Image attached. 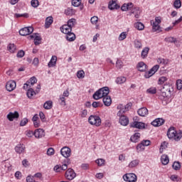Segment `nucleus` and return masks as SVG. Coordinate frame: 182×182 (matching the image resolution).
<instances>
[{
	"instance_id": "obj_1",
	"label": "nucleus",
	"mask_w": 182,
	"mask_h": 182,
	"mask_svg": "<svg viewBox=\"0 0 182 182\" xmlns=\"http://www.w3.org/2000/svg\"><path fill=\"white\" fill-rule=\"evenodd\" d=\"M109 92L110 90L107 87H104L95 92L92 97L95 100H99V99H102V101L105 106L109 107L110 106V105H112V97H110V96H108Z\"/></svg>"
},
{
	"instance_id": "obj_2",
	"label": "nucleus",
	"mask_w": 182,
	"mask_h": 182,
	"mask_svg": "<svg viewBox=\"0 0 182 182\" xmlns=\"http://www.w3.org/2000/svg\"><path fill=\"white\" fill-rule=\"evenodd\" d=\"M167 136L168 139H174L176 141H178L181 139L182 132L176 131L174 127H171L168 130Z\"/></svg>"
},
{
	"instance_id": "obj_3",
	"label": "nucleus",
	"mask_w": 182,
	"mask_h": 182,
	"mask_svg": "<svg viewBox=\"0 0 182 182\" xmlns=\"http://www.w3.org/2000/svg\"><path fill=\"white\" fill-rule=\"evenodd\" d=\"M88 122L92 126H96V127H99L102 124V119H100V117L97 115H91L88 118Z\"/></svg>"
},
{
	"instance_id": "obj_4",
	"label": "nucleus",
	"mask_w": 182,
	"mask_h": 182,
	"mask_svg": "<svg viewBox=\"0 0 182 182\" xmlns=\"http://www.w3.org/2000/svg\"><path fill=\"white\" fill-rule=\"evenodd\" d=\"M160 23H161V18L156 17L155 21H151V25L152 26L153 32H157V31H160Z\"/></svg>"
},
{
	"instance_id": "obj_5",
	"label": "nucleus",
	"mask_w": 182,
	"mask_h": 182,
	"mask_svg": "<svg viewBox=\"0 0 182 182\" xmlns=\"http://www.w3.org/2000/svg\"><path fill=\"white\" fill-rule=\"evenodd\" d=\"M123 179L124 181L128 182H136L137 181V176L133 173H125L123 176Z\"/></svg>"
},
{
	"instance_id": "obj_6",
	"label": "nucleus",
	"mask_w": 182,
	"mask_h": 182,
	"mask_svg": "<svg viewBox=\"0 0 182 182\" xmlns=\"http://www.w3.org/2000/svg\"><path fill=\"white\" fill-rule=\"evenodd\" d=\"M33 32V27L23 28L19 31V35L21 36H27Z\"/></svg>"
},
{
	"instance_id": "obj_7",
	"label": "nucleus",
	"mask_w": 182,
	"mask_h": 182,
	"mask_svg": "<svg viewBox=\"0 0 182 182\" xmlns=\"http://www.w3.org/2000/svg\"><path fill=\"white\" fill-rule=\"evenodd\" d=\"M6 89L8 92H14L16 89V82L14 80H9L6 84Z\"/></svg>"
},
{
	"instance_id": "obj_8",
	"label": "nucleus",
	"mask_w": 182,
	"mask_h": 182,
	"mask_svg": "<svg viewBox=\"0 0 182 182\" xmlns=\"http://www.w3.org/2000/svg\"><path fill=\"white\" fill-rule=\"evenodd\" d=\"M60 153L63 157L68 159V157H70V155L72 154V150L68 146H64L61 149Z\"/></svg>"
},
{
	"instance_id": "obj_9",
	"label": "nucleus",
	"mask_w": 182,
	"mask_h": 182,
	"mask_svg": "<svg viewBox=\"0 0 182 182\" xmlns=\"http://www.w3.org/2000/svg\"><path fill=\"white\" fill-rule=\"evenodd\" d=\"M15 151L18 154H23L26 151V147L23 144H18L15 147Z\"/></svg>"
},
{
	"instance_id": "obj_10",
	"label": "nucleus",
	"mask_w": 182,
	"mask_h": 182,
	"mask_svg": "<svg viewBox=\"0 0 182 182\" xmlns=\"http://www.w3.org/2000/svg\"><path fill=\"white\" fill-rule=\"evenodd\" d=\"M131 127H134L135 129H139L140 130H143V129L146 128V124H144V122L135 121L131 123Z\"/></svg>"
},
{
	"instance_id": "obj_11",
	"label": "nucleus",
	"mask_w": 182,
	"mask_h": 182,
	"mask_svg": "<svg viewBox=\"0 0 182 182\" xmlns=\"http://www.w3.org/2000/svg\"><path fill=\"white\" fill-rule=\"evenodd\" d=\"M75 177H76V173H75V171L72 168H68L65 172V178L68 180H73Z\"/></svg>"
},
{
	"instance_id": "obj_12",
	"label": "nucleus",
	"mask_w": 182,
	"mask_h": 182,
	"mask_svg": "<svg viewBox=\"0 0 182 182\" xmlns=\"http://www.w3.org/2000/svg\"><path fill=\"white\" fill-rule=\"evenodd\" d=\"M37 82L38 79H36V77H32L24 84L23 89H24V90H28V87L31 86V85H35V83H36Z\"/></svg>"
},
{
	"instance_id": "obj_13",
	"label": "nucleus",
	"mask_w": 182,
	"mask_h": 182,
	"mask_svg": "<svg viewBox=\"0 0 182 182\" xmlns=\"http://www.w3.org/2000/svg\"><path fill=\"white\" fill-rule=\"evenodd\" d=\"M34 136L36 139H42V137H45V131L43 129H36Z\"/></svg>"
},
{
	"instance_id": "obj_14",
	"label": "nucleus",
	"mask_w": 182,
	"mask_h": 182,
	"mask_svg": "<svg viewBox=\"0 0 182 182\" xmlns=\"http://www.w3.org/2000/svg\"><path fill=\"white\" fill-rule=\"evenodd\" d=\"M136 69L139 72H146V70H147V65H146V63H144V62L141 61L137 63Z\"/></svg>"
},
{
	"instance_id": "obj_15",
	"label": "nucleus",
	"mask_w": 182,
	"mask_h": 182,
	"mask_svg": "<svg viewBox=\"0 0 182 182\" xmlns=\"http://www.w3.org/2000/svg\"><path fill=\"white\" fill-rule=\"evenodd\" d=\"M164 119L163 118H157L151 122L152 126L154 127H159L164 124Z\"/></svg>"
},
{
	"instance_id": "obj_16",
	"label": "nucleus",
	"mask_w": 182,
	"mask_h": 182,
	"mask_svg": "<svg viewBox=\"0 0 182 182\" xmlns=\"http://www.w3.org/2000/svg\"><path fill=\"white\" fill-rule=\"evenodd\" d=\"M19 117V113L18 112H9L7 115V119L9 122H14V119H18Z\"/></svg>"
},
{
	"instance_id": "obj_17",
	"label": "nucleus",
	"mask_w": 182,
	"mask_h": 182,
	"mask_svg": "<svg viewBox=\"0 0 182 182\" xmlns=\"http://www.w3.org/2000/svg\"><path fill=\"white\" fill-rule=\"evenodd\" d=\"M60 31L63 33H65V35H67L68 33H70V32H72V27L69 26L67 24H64L63 26H62L60 28Z\"/></svg>"
},
{
	"instance_id": "obj_18",
	"label": "nucleus",
	"mask_w": 182,
	"mask_h": 182,
	"mask_svg": "<svg viewBox=\"0 0 182 182\" xmlns=\"http://www.w3.org/2000/svg\"><path fill=\"white\" fill-rule=\"evenodd\" d=\"M28 38L29 39H34V44L36 46L39 45L41 43V41L42 40L41 36H37L36 34L30 35Z\"/></svg>"
},
{
	"instance_id": "obj_19",
	"label": "nucleus",
	"mask_w": 182,
	"mask_h": 182,
	"mask_svg": "<svg viewBox=\"0 0 182 182\" xmlns=\"http://www.w3.org/2000/svg\"><path fill=\"white\" fill-rule=\"evenodd\" d=\"M165 42H168V43H174L177 48L180 46V44H178V41H177V38L174 37H166L164 39Z\"/></svg>"
},
{
	"instance_id": "obj_20",
	"label": "nucleus",
	"mask_w": 182,
	"mask_h": 182,
	"mask_svg": "<svg viewBox=\"0 0 182 182\" xmlns=\"http://www.w3.org/2000/svg\"><path fill=\"white\" fill-rule=\"evenodd\" d=\"M137 113L139 116H141V117H145V116H147L149 114V109L146 107H142L138 109Z\"/></svg>"
},
{
	"instance_id": "obj_21",
	"label": "nucleus",
	"mask_w": 182,
	"mask_h": 182,
	"mask_svg": "<svg viewBox=\"0 0 182 182\" xmlns=\"http://www.w3.org/2000/svg\"><path fill=\"white\" fill-rule=\"evenodd\" d=\"M119 123L122 126H127V124H129V118L126 116H122L119 117Z\"/></svg>"
},
{
	"instance_id": "obj_22",
	"label": "nucleus",
	"mask_w": 182,
	"mask_h": 182,
	"mask_svg": "<svg viewBox=\"0 0 182 182\" xmlns=\"http://www.w3.org/2000/svg\"><path fill=\"white\" fill-rule=\"evenodd\" d=\"M60 170H68V164L65 163L62 166L56 165L54 167V171H56V173H59Z\"/></svg>"
},
{
	"instance_id": "obj_23",
	"label": "nucleus",
	"mask_w": 182,
	"mask_h": 182,
	"mask_svg": "<svg viewBox=\"0 0 182 182\" xmlns=\"http://www.w3.org/2000/svg\"><path fill=\"white\" fill-rule=\"evenodd\" d=\"M140 133L136 132L135 133L134 135H132L130 138L131 141H132V143H138V141H140Z\"/></svg>"
},
{
	"instance_id": "obj_24",
	"label": "nucleus",
	"mask_w": 182,
	"mask_h": 182,
	"mask_svg": "<svg viewBox=\"0 0 182 182\" xmlns=\"http://www.w3.org/2000/svg\"><path fill=\"white\" fill-rule=\"evenodd\" d=\"M108 8L111 11H113V9H119V8H120V6H119V5H117V3L116 2V1L112 0V1H109Z\"/></svg>"
},
{
	"instance_id": "obj_25",
	"label": "nucleus",
	"mask_w": 182,
	"mask_h": 182,
	"mask_svg": "<svg viewBox=\"0 0 182 182\" xmlns=\"http://www.w3.org/2000/svg\"><path fill=\"white\" fill-rule=\"evenodd\" d=\"M57 60H58V57H56L55 55H53L48 64V68H53V66H55Z\"/></svg>"
},
{
	"instance_id": "obj_26",
	"label": "nucleus",
	"mask_w": 182,
	"mask_h": 182,
	"mask_svg": "<svg viewBox=\"0 0 182 182\" xmlns=\"http://www.w3.org/2000/svg\"><path fill=\"white\" fill-rule=\"evenodd\" d=\"M66 39L69 42H73L76 39V36L71 31L66 34Z\"/></svg>"
},
{
	"instance_id": "obj_27",
	"label": "nucleus",
	"mask_w": 182,
	"mask_h": 182,
	"mask_svg": "<svg viewBox=\"0 0 182 182\" xmlns=\"http://www.w3.org/2000/svg\"><path fill=\"white\" fill-rule=\"evenodd\" d=\"M53 23V18L52 16L47 17L46 19L45 27L46 29Z\"/></svg>"
},
{
	"instance_id": "obj_28",
	"label": "nucleus",
	"mask_w": 182,
	"mask_h": 182,
	"mask_svg": "<svg viewBox=\"0 0 182 182\" xmlns=\"http://www.w3.org/2000/svg\"><path fill=\"white\" fill-rule=\"evenodd\" d=\"M53 107V102H52L51 100H48L43 105V107L44 109H46V110H50V109Z\"/></svg>"
},
{
	"instance_id": "obj_29",
	"label": "nucleus",
	"mask_w": 182,
	"mask_h": 182,
	"mask_svg": "<svg viewBox=\"0 0 182 182\" xmlns=\"http://www.w3.org/2000/svg\"><path fill=\"white\" fill-rule=\"evenodd\" d=\"M35 95H36V92L32 88L27 89L26 95L28 99H32Z\"/></svg>"
},
{
	"instance_id": "obj_30",
	"label": "nucleus",
	"mask_w": 182,
	"mask_h": 182,
	"mask_svg": "<svg viewBox=\"0 0 182 182\" xmlns=\"http://www.w3.org/2000/svg\"><path fill=\"white\" fill-rule=\"evenodd\" d=\"M149 50H150V48L149 47H145L141 53V57L142 59H144L145 58H147V55H149Z\"/></svg>"
},
{
	"instance_id": "obj_31",
	"label": "nucleus",
	"mask_w": 182,
	"mask_h": 182,
	"mask_svg": "<svg viewBox=\"0 0 182 182\" xmlns=\"http://www.w3.org/2000/svg\"><path fill=\"white\" fill-rule=\"evenodd\" d=\"M7 49L11 53H15L16 52V46L14 43H10L8 45Z\"/></svg>"
},
{
	"instance_id": "obj_32",
	"label": "nucleus",
	"mask_w": 182,
	"mask_h": 182,
	"mask_svg": "<svg viewBox=\"0 0 182 182\" xmlns=\"http://www.w3.org/2000/svg\"><path fill=\"white\" fill-rule=\"evenodd\" d=\"M134 26L138 31H143L144 29V24H143L141 22L135 23Z\"/></svg>"
},
{
	"instance_id": "obj_33",
	"label": "nucleus",
	"mask_w": 182,
	"mask_h": 182,
	"mask_svg": "<svg viewBox=\"0 0 182 182\" xmlns=\"http://www.w3.org/2000/svg\"><path fill=\"white\" fill-rule=\"evenodd\" d=\"M172 168L176 171L180 170V168H181V164L180 161H175L172 165Z\"/></svg>"
},
{
	"instance_id": "obj_34",
	"label": "nucleus",
	"mask_w": 182,
	"mask_h": 182,
	"mask_svg": "<svg viewBox=\"0 0 182 182\" xmlns=\"http://www.w3.org/2000/svg\"><path fill=\"white\" fill-rule=\"evenodd\" d=\"M65 14L67 15V16H72L73 15H75V10L70 7H68L65 10Z\"/></svg>"
},
{
	"instance_id": "obj_35",
	"label": "nucleus",
	"mask_w": 182,
	"mask_h": 182,
	"mask_svg": "<svg viewBox=\"0 0 182 182\" xmlns=\"http://www.w3.org/2000/svg\"><path fill=\"white\" fill-rule=\"evenodd\" d=\"M126 80H127L126 77H118L116 79V83H117V85H123V83H125Z\"/></svg>"
},
{
	"instance_id": "obj_36",
	"label": "nucleus",
	"mask_w": 182,
	"mask_h": 182,
	"mask_svg": "<svg viewBox=\"0 0 182 182\" xmlns=\"http://www.w3.org/2000/svg\"><path fill=\"white\" fill-rule=\"evenodd\" d=\"M117 109H119V111L117 112V116H119V117H122V116H125L123 114L124 113H126L125 111H124V108H123V106L121 105H119L117 107Z\"/></svg>"
},
{
	"instance_id": "obj_37",
	"label": "nucleus",
	"mask_w": 182,
	"mask_h": 182,
	"mask_svg": "<svg viewBox=\"0 0 182 182\" xmlns=\"http://www.w3.org/2000/svg\"><path fill=\"white\" fill-rule=\"evenodd\" d=\"M132 14L134 15V17L136 18H139L140 16V10H139V8H134L132 10Z\"/></svg>"
},
{
	"instance_id": "obj_38",
	"label": "nucleus",
	"mask_w": 182,
	"mask_h": 182,
	"mask_svg": "<svg viewBox=\"0 0 182 182\" xmlns=\"http://www.w3.org/2000/svg\"><path fill=\"white\" fill-rule=\"evenodd\" d=\"M139 166V160H132L128 165L129 168H133L134 167H137Z\"/></svg>"
},
{
	"instance_id": "obj_39",
	"label": "nucleus",
	"mask_w": 182,
	"mask_h": 182,
	"mask_svg": "<svg viewBox=\"0 0 182 182\" xmlns=\"http://www.w3.org/2000/svg\"><path fill=\"white\" fill-rule=\"evenodd\" d=\"M146 93L149 95H156L157 93V89L154 87H151L146 90Z\"/></svg>"
},
{
	"instance_id": "obj_40",
	"label": "nucleus",
	"mask_w": 182,
	"mask_h": 182,
	"mask_svg": "<svg viewBox=\"0 0 182 182\" xmlns=\"http://www.w3.org/2000/svg\"><path fill=\"white\" fill-rule=\"evenodd\" d=\"M168 78L165 76H161L158 80V85H164L165 82H167Z\"/></svg>"
},
{
	"instance_id": "obj_41",
	"label": "nucleus",
	"mask_w": 182,
	"mask_h": 182,
	"mask_svg": "<svg viewBox=\"0 0 182 182\" xmlns=\"http://www.w3.org/2000/svg\"><path fill=\"white\" fill-rule=\"evenodd\" d=\"M173 6L176 9H180L181 8V0H175L173 2Z\"/></svg>"
},
{
	"instance_id": "obj_42",
	"label": "nucleus",
	"mask_w": 182,
	"mask_h": 182,
	"mask_svg": "<svg viewBox=\"0 0 182 182\" xmlns=\"http://www.w3.org/2000/svg\"><path fill=\"white\" fill-rule=\"evenodd\" d=\"M75 23H76V19L70 18L68 20L67 25L72 28L73 26H75Z\"/></svg>"
},
{
	"instance_id": "obj_43",
	"label": "nucleus",
	"mask_w": 182,
	"mask_h": 182,
	"mask_svg": "<svg viewBox=\"0 0 182 182\" xmlns=\"http://www.w3.org/2000/svg\"><path fill=\"white\" fill-rule=\"evenodd\" d=\"M153 75H154L153 71L150 70L144 73V77H145V79H150Z\"/></svg>"
},
{
	"instance_id": "obj_44",
	"label": "nucleus",
	"mask_w": 182,
	"mask_h": 182,
	"mask_svg": "<svg viewBox=\"0 0 182 182\" xmlns=\"http://www.w3.org/2000/svg\"><path fill=\"white\" fill-rule=\"evenodd\" d=\"M90 22L92 25H97V22H99V17L96 16H92L90 19Z\"/></svg>"
},
{
	"instance_id": "obj_45",
	"label": "nucleus",
	"mask_w": 182,
	"mask_h": 182,
	"mask_svg": "<svg viewBox=\"0 0 182 182\" xmlns=\"http://www.w3.org/2000/svg\"><path fill=\"white\" fill-rule=\"evenodd\" d=\"M157 62L159 65H167L168 63V60L161 58H158Z\"/></svg>"
},
{
	"instance_id": "obj_46",
	"label": "nucleus",
	"mask_w": 182,
	"mask_h": 182,
	"mask_svg": "<svg viewBox=\"0 0 182 182\" xmlns=\"http://www.w3.org/2000/svg\"><path fill=\"white\" fill-rule=\"evenodd\" d=\"M66 99L63 96H60L59 102L60 106H66Z\"/></svg>"
},
{
	"instance_id": "obj_47",
	"label": "nucleus",
	"mask_w": 182,
	"mask_h": 182,
	"mask_svg": "<svg viewBox=\"0 0 182 182\" xmlns=\"http://www.w3.org/2000/svg\"><path fill=\"white\" fill-rule=\"evenodd\" d=\"M134 46L137 49H141V48L143 46L142 44H141V41H140L139 40H135L134 41Z\"/></svg>"
},
{
	"instance_id": "obj_48",
	"label": "nucleus",
	"mask_w": 182,
	"mask_h": 182,
	"mask_svg": "<svg viewBox=\"0 0 182 182\" xmlns=\"http://www.w3.org/2000/svg\"><path fill=\"white\" fill-rule=\"evenodd\" d=\"M167 144H168V143H167L166 141H164L161 143V147H160V153H161L162 151H164V150H166V149L167 148Z\"/></svg>"
},
{
	"instance_id": "obj_49",
	"label": "nucleus",
	"mask_w": 182,
	"mask_h": 182,
	"mask_svg": "<svg viewBox=\"0 0 182 182\" xmlns=\"http://www.w3.org/2000/svg\"><path fill=\"white\" fill-rule=\"evenodd\" d=\"M145 149L144 145L142 144V142H141L140 144H139L136 146V150L138 152L139 151H143Z\"/></svg>"
},
{
	"instance_id": "obj_50",
	"label": "nucleus",
	"mask_w": 182,
	"mask_h": 182,
	"mask_svg": "<svg viewBox=\"0 0 182 182\" xmlns=\"http://www.w3.org/2000/svg\"><path fill=\"white\" fill-rule=\"evenodd\" d=\"M77 77H78V79H83V77H85V71L83 70L77 71Z\"/></svg>"
},
{
	"instance_id": "obj_51",
	"label": "nucleus",
	"mask_w": 182,
	"mask_h": 182,
	"mask_svg": "<svg viewBox=\"0 0 182 182\" xmlns=\"http://www.w3.org/2000/svg\"><path fill=\"white\" fill-rule=\"evenodd\" d=\"M82 4V0H72V5L73 6H80Z\"/></svg>"
},
{
	"instance_id": "obj_52",
	"label": "nucleus",
	"mask_w": 182,
	"mask_h": 182,
	"mask_svg": "<svg viewBox=\"0 0 182 182\" xmlns=\"http://www.w3.org/2000/svg\"><path fill=\"white\" fill-rule=\"evenodd\" d=\"M127 38V33L126 32H122L119 36V41H124Z\"/></svg>"
},
{
	"instance_id": "obj_53",
	"label": "nucleus",
	"mask_w": 182,
	"mask_h": 182,
	"mask_svg": "<svg viewBox=\"0 0 182 182\" xmlns=\"http://www.w3.org/2000/svg\"><path fill=\"white\" fill-rule=\"evenodd\" d=\"M116 68H117V69H122V68H123V62L120 60H117L116 63Z\"/></svg>"
},
{
	"instance_id": "obj_54",
	"label": "nucleus",
	"mask_w": 182,
	"mask_h": 182,
	"mask_svg": "<svg viewBox=\"0 0 182 182\" xmlns=\"http://www.w3.org/2000/svg\"><path fill=\"white\" fill-rule=\"evenodd\" d=\"M31 4L33 8H38L39 6V1L38 0H32Z\"/></svg>"
},
{
	"instance_id": "obj_55",
	"label": "nucleus",
	"mask_w": 182,
	"mask_h": 182,
	"mask_svg": "<svg viewBox=\"0 0 182 182\" xmlns=\"http://www.w3.org/2000/svg\"><path fill=\"white\" fill-rule=\"evenodd\" d=\"M15 16L16 18H28L29 17V14H15Z\"/></svg>"
},
{
	"instance_id": "obj_56",
	"label": "nucleus",
	"mask_w": 182,
	"mask_h": 182,
	"mask_svg": "<svg viewBox=\"0 0 182 182\" xmlns=\"http://www.w3.org/2000/svg\"><path fill=\"white\" fill-rule=\"evenodd\" d=\"M176 87H177L178 90H181V89H182V80H176Z\"/></svg>"
},
{
	"instance_id": "obj_57",
	"label": "nucleus",
	"mask_w": 182,
	"mask_h": 182,
	"mask_svg": "<svg viewBox=\"0 0 182 182\" xmlns=\"http://www.w3.org/2000/svg\"><path fill=\"white\" fill-rule=\"evenodd\" d=\"M55 154V149L53 148H49L47 150V155L48 156H53Z\"/></svg>"
},
{
	"instance_id": "obj_58",
	"label": "nucleus",
	"mask_w": 182,
	"mask_h": 182,
	"mask_svg": "<svg viewBox=\"0 0 182 182\" xmlns=\"http://www.w3.org/2000/svg\"><path fill=\"white\" fill-rule=\"evenodd\" d=\"M160 69V65H154L150 70L152 71L153 74L154 75L157 70Z\"/></svg>"
},
{
	"instance_id": "obj_59",
	"label": "nucleus",
	"mask_w": 182,
	"mask_h": 182,
	"mask_svg": "<svg viewBox=\"0 0 182 182\" xmlns=\"http://www.w3.org/2000/svg\"><path fill=\"white\" fill-rule=\"evenodd\" d=\"M141 143L143 144L144 147H147V146H150V144H151V141H150V140H143L142 141H141Z\"/></svg>"
},
{
	"instance_id": "obj_60",
	"label": "nucleus",
	"mask_w": 182,
	"mask_h": 182,
	"mask_svg": "<svg viewBox=\"0 0 182 182\" xmlns=\"http://www.w3.org/2000/svg\"><path fill=\"white\" fill-rule=\"evenodd\" d=\"M132 104L131 102L127 104L124 106V111H125V112H129V110H130V109H132Z\"/></svg>"
},
{
	"instance_id": "obj_61",
	"label": "nucleus",
	"mask_w": 182,
	"mask_h": 182,
	"mask_svg": "<svg viewBox=\"0 0 182 182\" xmlns=\"http://www.w3.org/2000/svg\"><path fill=\"white\" fill-rule=\"evenodd\" d=\"M16 56L17 58H23L25 56V51L22 50L18 51Z\"/></svg>"
},
{
	"instance_id": "obj_62",
	"label": "nucleus",
	"mask_w": 182,
	"mask_h": 182,
	"mask_svg": "<svg viewBox=\"0 0 182 182\" xmlns=\"http://www.w3.org/2000/svg\"><path fill=\"white\" fill-rule=\"evenodd\" d=\"M39 117H40L41 120L43 122H46V117H45V114H43V112H41L39 113Z\"/></svg>"
},
{
	"instance_id": "obj_63",
	"label": "nucleus",
	"mask_w": 182,
	"mask_h": 182,
	"mask_svg": "<svg viewBox=\"0 0 182 182\" xmlns=\"http://www.w3.org/2000/svg\"><path fill=\"white\" fill-rule=\"evenodd\" d=\"M95 163L97 164V166H100V167H102V166H105V160H96Z\"/></svg>"
},
{
	"instance_id": "obj_64",
	"label": "nucleus",
	"mask_w": 182,
	"mask_h": 182,
	"mask_svg": "<svg viewBox=\"0 0 182 182\" xmlns=\"http://www.w3.org/2000/svg\"><path fill=\"white\" fill-rule=\"evenodd\" d=\"M87 116V109H83L81 111L80 117H86Z\"/></svg>"
}]
</instances>
